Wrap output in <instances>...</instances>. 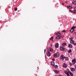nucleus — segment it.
<instances>
[{
  "label": "nucleus",
  "instance_id": "obj_16",
  "mask_svg": "<svg viewBox=\"0 0 76 76\" xmlns=\"http://www.w3.org/2000/svg\"><path fill=\"white\" fill-rule=\"evenodd\" d=\"M63 67L64 68H66V67H67V65L66 64H64V65H63Z\"/></svg>",
  "mask_w": 76,
  "mask_h": 76
},
{
  "label": "nucleus",
  "instance_id": "obj_3",
  "mask_svg": "<svg viewBox=\"0 0 76 76\" xmlns=\"http://www.w3.org/2000/svg\"><path fill=\"white\" fill-rule=\"evenodd\" d=\"M64 38V36L62 35L61 36H57L56 37V38Z\"/></svg>",
  "mask_w": 76,
  "mask_h": 76
},
{
  "label": "nucleus",
  "instance_id": "obj_38",
  "mask_svg": "<svg viewBox=\"0 0 76 76\" xmlns=\"http://www.w3.org/2000/svg\"><path fill=\"white\" fill-rule=\"evenodd\" d=\"M53 38V37H52V38Z\"/></svg>",
  "mask_w": 76,
  "mask_h": 76
},
{
  "label": "nucleus",
  "instance_id": "obj_5",
  "mask_svg": "<svg viewBox=\"0 0 76 76\" xmlns=\"http://www.w3.org/2000/svg\"><path fill=\"white\" fill-rule=\"evenodd\" d=\"M47 56L48 57H50V56H51V54H50V52L48 51L47 52Z\"/></svg>",
  "mask_w": 76,
  "mask_h": 76
},
{
  "label": "nucleus",
  "instance_id": "obj_9",
  "mask_svg": "<svg viewBox=\"0 0 76 76\" xmlns=\"http://www.w3.org/2000/svg\"><path fill=\"white\" fill-rule=\"evenodd\" d=\"M66 45H67V44L66 43H63L62 45V47H65Z\"/></svg>",
  "mask_w": 76,
  "mask_h": 76
},
{
  "label": "nucleus",
  "instance_id": "obj_30",
  "mask_svg": "<svg viewBox=\"0 0 76 76\" xmlns=\"http://www.w3.org/2000/svg\"><path fill=\"white\" fill-rule=\"evenodd\" d=\"M45 51H46V50L45 49V50H44L45 53Z\"/></svg>",
  "mask_w": 76,
  "mask_h": 76
},
{
  "label": "nucleus",
  "instance_id": "obj_24",
  "mask_svg": "<svg viewBox=\"0 0 76 76\" xmlns=\"http://www.w3.org/2000/svg\"><path fill=\"white\" fill-rule=\"evenodd\" d=\"M69 53H70V52H71V51H72V50H71V49H69V51H68Z\"/></svg>",
  "mask_w": 76,
  "mask_h": 76
},
{
  "label": "nucleus",
  "instance_id": "obj_27",
  "mask_svg": "<svg viewBox=\"0 0 76 76\" xmlns=\"http://www.w3.org/2000/svg\"><path fill=\"white\" fill-rule=\"evenodd\" d=\"M72 28H73V29H75V28H76V26H75V27H72Z\"/></svg>",
  "mask_w": 76,
  "mask_h": 76
},
{
  "label": "nucleus",
  "instance_id": "obj_34",
  "mask_svg": "<svg viewBox=\"0 0 76 76\" xmlns=\"http://www.w3.org/2000/svg\"><path fill=\"white\" fill-rule=\"evenodd\" d=\"M66 3H67V1L66 2Z\"/></svg>",
  "mask_w": 76,
  "mask_h": 76
},
{
  "label": "nucleus",
  "instance_id": "obj_10",
  "mask_svg": "<svg viewBox=\"0 0 76 76\" xmlns=\"http://www.w3.org/2000/svg\"><path fill=\"white\" fill-rule=\"evenodd\" d=\"M73 39H71V40L70 41V43H71V44H73L74 42V41L73 40Z\"/></svg>",
  "mask_w": 76,
  "mask_h": 76
},
{
  "label": "nucleus",
  "instance_id": "obj_7",
  "mask_svg": "<svg viewBox=\"0 0 76 76\" xmlns=\"http://www.w3.org/2000/svg\"><path fill=\"white\" fill-rule=\"evenodd\" d=\"M73 27H72L71 29H70V32H71V33H72L73 32V31H75V30L73 29Z\"/></svg>",
  "mask_w": 76,
  "mask_h": 76
},
{
  "label": "nucleus",
  "instance_id": "obj_6",
  "mask_svg": "<svg viewBox=\"0 0 76 76\" xmlns=\"http://www.w3.org/2000/svg\"><path fill=\"white\" fill-rule=\"evenodd\" d=\"M64 73L67 76H70L69 74V72L67 71H66L64 72Z\"/></svg>",
  "mask_w": 76,
  "mask_h": 76
},
{
  "label": "nucleus",
  "instance_id": "obj_1",
  "mask_svg": "<svg viewBox=\"0 0 76 76\" xmlns=\"http://www.w3.org/2000/svg\"><path fill=\"white\" fill-rule=\"evenodd\" d=\"M59 56H60V54L58 53H56L54 55V56L55 58L57 57H59Z\"/></svg>",
  "mask_w": 76,
  "mask_h": 76
},
{
  "label": "nucleus",
  "instance_id": "obj_37",
  "mask_svg": "<svg viewBox=\"0 0 76 76\" xmlns=\"http://www.w3.org/2000/svg\"><path fill=\"white\" fill-rule=\"evenodd\" d=\"M64 4L63 3H62V4Z\"/></svg>",
  "mask_w": 76,
  "mask_h": 76
},
{
  "label": "nucleus",
  "instance_id": "obj_11",
  "mask_svg": "<svg viewBox=\"0 0 76 76\" xmlns=\"http://www.w3.org/2000/svg\"><path fill=\"white\" fill-rule=\"evenodd\" d=\"M55 46L56 48H58V43H56V45H55Z\"/></svg>",
  "mask_w": 76,
  "mask_h": 76
},
{
  "label": "nucleus",
  "instance_id": "obj_40",
  "mask_svg": "<svg viewBox=\"0 0 76 76\" xmlns=\"http://www.w3.org/2000/svg\"><path fill=\"white\" fill-rule=\"evenodd\" d=\"M57 39H58V38H57Z\"/></svg>",
  "mask_w": 76,
  "mask_h": 76
},
{
  "label": "nucleus",
  "instance_id": "obj_31",
  "mask_svg": "<svg viewBox=\"0 0 76 76\" xmlns=\"http://www.w3.org/2000/svg\"><path fill=\"white\" fill-rule=\"evenodd\" d=\"M65 32V31H61V32Z\"/></svg>",
  "mask_w": 76,
  "mask_h": 76
},
{
  "label": "nucleus",
  "instance_id": "obj_25",
  "mask_svg": "<svg viewBox=\"0 0 76 76\" xmlns=\"http://www.w3.org/2000/svg\"><path fill=\"white\" fill-rule=\"evenodd\" d=\"M52 61H55V59L54 58H53L52 59Z\"/></svg>",
  "mask_w": 76,
  "mask_h": 76
},
{
  "label": "nucleus",
  "instance_id": "obj_32",
  "mask_svg": "<svg viewBox=\"0 0 76 76\" xmlns=\"http://www.w3.org/2000/svg\"><path fill=\"white\" fill-rule=\"evenodd\" d=\"M74 12H76V10H74Z\"/></svg>",
  "mask_w": 76,
  "mask_h": 76
},
{
  "label": "nucleus",
  "instance_id": "obj_2",
  "mask_svg": "<svg viewBox=\"0 0 76 76\" xmlns=\"http://www.w3.org/2000/svg\"><path fill=\"white\" fill-rule=\"evenodd\" d=\"M65 58V57L63 56V55H61L60 56V58L61 60H64Z\"/></svg>",
  "mask_w": 76,
  "mask_h": 76
},
{
  "label": "nucleus",
  "instance_id": "obj_8",
  "mask_svg": "<svg viewBox=\"0 0 76 76\" xmlns=\"http://www.w3.org/2000/svg\"><path fill=\"white\" fill-rule=\"evenodd\" d=\"M72 62L73 64L76 63V59L74 58V59L72 61Z\"/></svg>",
  "mask_w": 76,
  "mask_h": 76
},
{
  "label": "nucleus",
  "instance_id": "obj_33",
  "mask_svg": "<svg viewBox=\"0 0 76 76\" xmlns=\"http://www.w3.org/2000/svg\"><path fill=\"white\" fill-rule=\"evenodd\" d=\"M75 69H76V65H75Z\"/></svg>",
  "mask_w": 76,
  "mask_h": 76
},
{
  "label": "nucleus",
  "instance_id": "obj_20",
  "mask_svg": "<svg viewBox=\"0 0 76 76\" xmlns=\"http://www.w3.org/2000/svg\"><path fill=\"white\" fill-rule=\"evenodd\" d=\"M67 7L69 8V9H73V7L70 6H67Z\"/></svg>",
  "mask_w": 76,
  "mask_h": 76
},
{
  "label": "nucleus",
  "instance_id": "obj_29",
  "mask_svg": "<svg viewBox=\"0 0 76 76\" xmlns=\"http://www.w3.org/2000/svg\"><path fill=\"white\" fill-rule=\"evenodd\" d=\"M74 45H76V43H73Z\"/></svg>",
  "mask_w": 76,
  "mask_h": 76
},
{
  "label": "nucleus",
  "instance_id": "obj_35",
  "mask_svg": "<svg viewBox=\"0 0 76 76\" xmlns=\"http://www.w3.org/2000/svg\"><path fill=\"white\" fill-rule=\"evenodd\" d=\"M50 46H52V45H51Z\"/></svg>",
  "mask_w": 76,
  "mask_h": 76
},
{
  "label": "nucleus",
  "instance_id": "obj_18",
  "mask_svg": "<svg viewBox=\"0 0 76 76\" xmlns=\"http://www.w3.org/2000/svg\"><path fill=\"white\" fill-rule=\"evenodd\" d=\"M56 35H58V36H60V33L58 32H57L56 34Z\"/></svg>",
  "mask_w": 76,
  "mask_h": 76
},
{
  "label": "nucleus",
  "instance_id": "obj_26",
  "mask_svg": "<svg viewBox=\"0 0 76 76\" xmlns=\"http://www.w3.org/2000/svg\"><path fill=\"white\" fill-rule=\"evenodd\" d=\"M50 41H53V38H50Z\"/></svg>",
  "mask_w": 76,
  "mask_h": 76
},
{
  "label": "nucleus",
  "instance_id": "obj_13",
  "mask_svg": "<svg viewBox=\"0 0 76 76\" xmlns=\"http://www.w3.org/2000/svg\"><path fill=\"white\" fill-rule=\"evenodd\" d=\"M69 73L70 76H73V74L71 72L69 71H68Z\"/></svg>",
  "mask_w": 76,
  "mask_h": 76
},
{
  "label": "nucleus",
  "instance_id": "obj_36",
  "mask_svg": "<svg viewBox=\"0 0 76 76\" xmlns=\"http://www.w3.org/2000/svg\"><path fill=\"white\" fill-rule=\"evenodd\" d=\"M55 76H57V75H55Z\"/></svg>",
  "mask_w": 76,
  "mask_h": 76
},
{
  "label": "nucleus",
  "instance_id": "obj_22",
  "mask_svg": "<svg viewBox=\"0 0 76 76\" xmlns=\"http://www.w3.org/2000/svg\"><path fill=\"white\" fill-rule=\"evenodd\" d=\"M66 60V61H68V57H65V58Z\"/></svg>",
  "mask_w": 76,
  "mask_h": 76
},
{
  "label": "nucleus",
  "instance_id": "obj_21",
  "mask_svg": "<svg viewBox=\"0 0 76 76\" xmlns=\"http://www.w3.org/2000/svg\"><path fill=\"white\" fill-rule=\"evenodd\" d=\"M51 65H52V66H54L55 65V64H54V62L53 61V62H51Z\"/></svg>",
  "mask_w": 76,
  "mask_h": 76
},
{
  "label": "nucleus",
  "instance_id": "obj_4",
  "mask_svg": "<svg viewBox=\"0 0 76 76\" xmlns=\"http://www.w3.org/2000/svg\"><path fill=\"white\" fill-rule=\"evenodd\" d=\"M60 49L62 51H64L65 50V48H63V47L61 46L60 48Z\"/></svg>",
  "mask_w": 76,
  "mask_h": 76
},
{
  "label": "nucleus",
  "instance_id": "obj_12",
  "mask_svg": "<svg viewBox=\"0 0 76 76\" xmlns=\"http://www.w3.org/2000/svg\"><path fill=\"white\" fill-rule=\"evenodd\" d=\"M71 70L72 72H73L75 70V68H72L71 69Z\"/></svg>",
  "mask_w": 76,
  "mask_h": 76
},
{
  "label": "nucleus",
  "instance_id": "obj_23",
  "mask_svg": "<svg viewBox=\"0 0 76 76\" xmlns=\"http://www.w3.org/2000/svg\"><path fill=\"white\" fill-rule=\"evenodd\" d=\"M55 69H57V67H58V66L57 65H56L55 66Z\"/></svg>",
  "mask_w": 76,
  "mask_h": 76
},
{
  "label": "nucleus",
  "instance_id": "obj_17",
  "mask_svg": "<svg viewBox=\"0 0 76 76\" xmlns=\"http://www.w3.org/2000/svg\"><path fill=\"white\" fill-rule=\"evenodd\" d=\"M54 72H55V73H58V71L56 70H54Z\"/></svg>",
  "mask_w": 76,
  "mask_h": 76
},
{
  "label": "nucleus",
  "instance_id": "obj_39",
  "mask_svg": "<svg viewBox=\"0 0 76 76\" xmlns=\"http://www.w3.org/2000/svg\"><path fill=\"white\" fill-rule=\"evenodd\" d=\"M75 13V12H74V13Z\"/></svg>",
  "mask_w": 76,
  "mask_h": 76
},
{
  "label": "nucleus",
  "instance_id": "obj_19",
  "mask_svg": "<svg viewBox=\"0 0 76 76\" xmlns=\"http://www.w3.org/2000/svg\"><path fill=\"white\" fill-rule=\"evenodd\" d=\"M68 47L69 48H72V45L71 44H69L68 45Z\"/></svg>",
  "mask_w": 76,
  "mask_h": 76
},
{
  "label": "nucleus",
  "instance_id": "obj_14",
  "mask_svg": "<svg viewBox=\"0 0 76 76\" xmlns=\"http://www.w3.org/2000/svg\"><path fill=\"white\" fill-rule=\"evenodd\" d=\"M48 51H53V49H51L50 48H49L48 49Z\"/></svg>",
  "mask_w": 76,
  "mask_h": 76
},
{
  "label": "nucleus",
  "instance_id": "obj_15",
  "mask_svg": "<svg viewBox=\"0 0 76 76\" xmlns=\"http://www.w3.org/2000/svg\"><path fill=\"white\" fill-rule=\"evenodd\" d=\"M72 4H76V1H72Z\"/></svg>",
  "mask_w": 76,
  "mask_h": 76
},
{
  "label": "nucleus",
  "instance_id": "obj_28",
  "mask_svg": "<svg viewBox=\"0 0 76 76\" xmlns=\"http://www.w3.org/2000/svg\"><path fill=\"white\" fill-rule=\"evenodd\" d=\"M15 11H16V10H18V8H15Z\"/></svg>",
  "mask_w": 76,
  "mask_h": 76
}]
</instances>
